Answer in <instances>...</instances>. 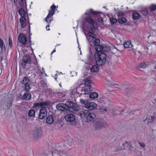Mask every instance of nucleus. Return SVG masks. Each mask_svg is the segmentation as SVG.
I'll return each instance as SVG.
<instances>
[{
  "label": "nucleus",
  "instance_id": "nucleus-1",
  "mask_svg": "<svg viewBox=\"0 0 156 156\" xmlns=\"http://www.w3.org/2000/svg\"><path fill=\"white\" fill-rule=\"evenodd\" d=\"M57 110L60 112V113L66 114L64 116V119L68 122H70L72 125L76 123V117L75 115L69 113L73 111H78L80 109V107L77 104L71 101H67L65 103H59L56 106Z\"/></svg>",
  "mask_w": 156,
  "mask_h": 156
},
{
  "label": "nucleus",
  "instance_id": "nucleus-2",
  "mask_svg": "<svg viewBox=\"0 0 156 156\" xmlns=\"http://www.w3.org/2000/svg\"><path fill=\"white\" fill-rule=\"evenodd\" d=\"M85 20L89 24L86 27V29H83V32L87 39H90L91 36L93 34H94V33L96 28L94 26V24H95L96 22L92 18L87 16L85 18Z\"/></svg>",
  "mask_w": 156,
  "mask_h": 156
},
{
  "label": "nucleus",
  "instance_id": "nucleus-3",
  "mask_svg": "<svg viewBox=\"0 0 156 156\" xmlns=\"http://www.w3.org/2000/svg\"><path fill=\"white\" fill-rule=\"evenodd\" d=\"M94 57L97 66H101L105 64L107 59L105 53L101 51L96 52L94 54Z\"/></svg>",
  "mask_w": 156,
  "mask_h": 156
},
{
  "label": "nucleus",
  "instance_id": "nucleus-4",
  "mask_svg": "<svg viewBox=\"0 0 156 156\" xmlns=\"http://www.w3.org/2000/svg\"><path fill=\"white\" fill-rule=\"evenodd\" d=\"M94 126L96 130H100L105 128L107 126L106 122L103 119L96 118L94 120L93 123Z\"/></svg>",
  "mask_w": 156,
  "mask_h": 156
},
{
  "label": "nucleus",
  "instance_id": "nucleus-5",
  "mask_svg": "<svg viewBox=\"0 0 156 156\" xmlns=\"http://www.w3.org/2000/svg\"><path fill=\"white\" fill-rule=\"evenodd\" d=\"M52 148L51 150L52 156L55 154H58L60 156H67L66 151H62V146H60L58 145L55 146V145L52 146Z\"/></svg>",
  "mask_w": 156,
  "mask_h": 156
},
{
  "label": "nucleus",
  "instance_id": "nucleus-6",
  "mask_svg": "<svg viewBox=\"0 0 156 156\" xmlns=\"http://www.w3.org/2000/svg\"><path fill=\"white\" fill-rule=\"evenodd\" d=\"M96 35L94 34H93V35L91 36L90 39H87L89 41L92 42L94 46H95V50L96 51L98 50V47L100 45V41L99 39L96 37Z\"/></svg>",
  "mask_w": 156,
  "mask_h": 156
},
{
  "label": "nucleus",
  "instance_id": "nucleus-7",
  "mask_svg": "<svg viewBox=\"0 0 156 156\" xmlns=\"http://www.w3.org/2000/svg\"><path fill=\"white\" fill-rule=\"evenodd\" d=\"M31 58L29 55H26L24 56L23 59L20 61V66L23 69L25 68L27 64H30L31 63Z\"/></svg>",
  "mask_w": 156,
  "mask_h": 156
},
{
  "label": "nucleus",
  "instance_id": "nucleus-8",
  "mask_svg": "<svg viewBox=\"0 0 156 156\" xmlns=\"http://www.w3.org/2000/svg\"><path fill=\"white\" fill-rule=\"evenodd\" d=\"M100 13L102 14V13L100 12L94 11L92 9H90L87 11L85 13V15H86V16L87 17H89L90 18H92V16L93 15L94 16H97V19L99 17H101Z\"/></svg>",
  "mask_w": 156,
  "mask_h": 156
},
{
  "label": "nucleus",
  "instance_id": "nucleus-9",
  "mask_svg": "<svg viewBox=\"0 0 156 156\" xmlns=\"http://www.w3.org/2000/svg\"><path fill=\"white\" fill-rule=\"evenodd\" d=\"M42 135L41 129L39 127H36L33 131V136L34 139H38Z\"/></svg>",
  "mask_w": 156,
  "mask_h": 156
},
{
  "label": "nucleus",
  "instance_id": "nucleus-10",
  "mask_svg": "<svg viewBox=\"0 0 156 156\" xmlns=\"http://www.w3.org/2000/svg\"><path fill=\"white\" fill-rule=\"evenodd\" d=\"M49 106V101H43L42 102H39L38 103H35L34 104L33 108H43L44 107H47Z\"/></svg>",
  "mask_w": 156,
  "mask_h": 156
},
{
  "label": "nucleus",
  "instance_id": "nucleus-11",
  "mask_svg": "<svg viewBox=\"0 0 156 156\" xmlns=\"http://www.w3.org/2000/svg\"><path fill=\"white\" fill-rule=\"evenodd\" d=\"M87 112L86 116L87 122H90L95 118L96 115L95 113L89 111H87Z\"/></svg>",
  "mask_w": 156,
  "mask_h": 156
},
{
  "label": "nucleus",
  "instance_id": "nucleus-12",
  "mask_svg": "<svg viewBox=\"0 0 156 156\" xmlns=\"http://www.w3.org/2000/svg\"><path fill=\"white\" fill-rule=\"evenodd\" d=\"M86 108L88 109L87 111H89L91 112H93V110H95L97 106L96 104L94 102H90L86 104Z\"/></svg>",
  "mask_w": 156,
  "mask_h": 156
},
{
  "label": "nucleus",
  "instance_id": "nucleus-13",
  "mask_svg": "<svg viewBox=\"0 0 156 156\" xmlns=\"http://www.w3.org/2000/svg\"><path fill=\"white\" fill-rule=\"evenodd\" d=\"M47 107H44L41 108L39 115V118L40 119H43L45 117L47 114V111L46 108Z\"/></svg>",
  "mask_w": 156,
  "mask_h": 156
},
{
  "label": "nucleus",
  "instance_id": "nucleus-14",
  "mask_svg": "<svg viewBox=\"0 0 156 156\" xmlns=\"http://www.w3.org/2000/svg\"><path fill=\"white\" fill-rule=\"evenodd\" d=\"M122 87L125 88H126L125 95L128 97L130 96L133 92L132 88L129 86L126 87L124 85H122Z\"/></svg>",
  "mask_w": 156,
  "mask_h": 156
},
{
  "label": "nucleus",
  "instance_id": "nucleus-15",
  "mask_svg": "<svg viewBox=\"0 0 156 156\" xmlns=\"http://www.w3.org/2000/svg\"><path fill=\"white\" fill-rule=\"evenodd\" d=\"M18 39L19 42L23 44H25L27 43V38L23 34H20L19 36Z\"/></svg>",
  "mask_w": 156,
  "mask_h": 156
},
{
  "label": "nucleus",
  "instance_id": "nucleus-16",
  "mask_svg": "<svg viewBox=\"0 0 156 156\" xmlns=\"http://www.w3.org/2000/svg\"><path fill=\"white\" fill-rule=\"evenodd\" d=\"M98 47V50L96 51L97 52H99V51H101L105 53V52H106L109 49V47L108 46H103L102 45L99 46Z\"/></svg>",
  "mask_w": 156,
  "mask_h": 156
},
{
  "label": "nucleus",
  "instance_id": "nucleus-17",
  "mask_svg": "<svg viewBox=\"0 0 156 156\" xmlns=\"http://www.w3.org/2000/svg\"><path fill=\"white\" fill-rule=\"evenodd\" d=\"M22 98L25 101L30 100L31 99V94L29 92L26 91L24 93Z\"/></svg>",
  "mask_w": 156,
  "mask_h": 156
},
{
  "label": "nucleus",
  "instance_id": "nucleus-18",
  "mask_svg": "<svg viewBox=\"0 0 156 156\" xmlns=\"http://www.w3.org/2000/svg\"><path fill=\"white\" fill-rule=\"evenodd\" d=\"M156 119V117L154 116L148 115H147L146 118L143 121L144 122H145L146 121L148 120V123H150L153 122L155 119Z\"/></svg>",
  "mask_w": 156,
  "mask_h": 156
},
{
  "label": "nucleus",
  "instance_id": "nucleus-19",
  "mask_svg": "<svg viewBox=\"0 0 156 156\" xmlns=\"http://www.w3.org/2000/svg\"><path fill=\"white\" fill-rule=\"evenodd\" d=\"M20 22L21 26L22 28H24L26 26V20L25 17H21L20 19Z\"/></svg>",
  "mask_w": 156,
  "mask_h": 156
},
{
  "label": "nucleus",
  "instance_id": "nucleus-20",
  "mask_svg": "<svg viewBox=\"0 0 156 156\" xmlns=\"http://www.w3.org/2000/svg\"><path fill=\"white\" fill-rule=\"evenodd\" d=\"M58 7V6L56 7L55 5L53 4V5L51 6V10H49V18H50L51 16H52L54 14L55 11H56L57 9H56V8Z\"/></svg>",
  "mask_w": 156,
  "mask_h": 156
},
{
  "label": "nucleus",
  "instance_id": "nucleus-21",
  "mask_svg": "<svg viewBox=\"0 0 156 156\" xmlns=\"http://www.w3.org/2000/svg\"><path fill=\"white\" fill-rule=\"evenodd\" d=\"M98 96V94L96 92L91 93L89 95V98L91 100H94L97 98Z\"/></svg>",
  "mask_w": 156,
  "mask_h": 156
},
{
  "label": "nucleus",
  "instance_id": "nucleus-22",
  "mask_svg": "<svg viewBox=\"0 0 156 156\" xmlns=\"http://www.w3.org/2000/svg\"><path fill=\"white\" fill-rule=\"evenodd\" d=\"M55 119V115L49 111V124L52 123Z\"/></svg>",
  "mask_w": 156,
  "mask_h": 156
},
{
  "label": "nucleus",
  "instance_id": "nucleus-23",
  "mask_svg": "<svg viewBox=\"0 0 156 156\" xmlns=\"http://www.w3.org/2000/svg\"><path fill=\"white\" fill-rule=\"evenodd\" d=\"M123 45L125 48H131L133 46L132 44H131L130 41H125Z\"/></svg>",
  "mask_w": 156,
  "mask_h": 156
},
{
  "label": "nucleus",
  "instance_id": "nucleus-24",
  "mask_svg": "<svg viewBox=\"0 0 156 156\" xmlns=\"http://www.w3.org/2000/svg\"><path fill=\"white\" fill-rule=\"evenodd\" d=\"M0 48L2 50L5 51L6 48L5 44L3 40L0 38Z\"/></svg>",
  "mask_w": 156,
  "mask_h": 156
},
{
  "label": "nucleus",
  "instance_id": "nucleus-25",
  "mask_svg": "<svg viewBox=\"0 0 156 156\" xmlns=\"http://www.w3.org/2000/svg\"><path fill=\"white\" fill-rule=\"evenodd\" d=\"M26 6L27 5L23 7H26ZM20 6V7H21L22 8H21L19 10V14L21 16V17H25L26 14L24 10V9L22 8L23 7H21Z\"/></svg>",
  "mask_w": 156,
  "mask_h": 156
},
{
  "label": "nucleus",
  "instance_id": "nucleus-26",
  "mask_svg": "<svg viewBox=\"0 0 156 156\" xmlns=\"http://www.w3.org/2000/svg\"><path fill=\"white\" fill-rule=\"evenodd\" d=\"M133 19L134 20H136L141 17V16L137 12H134L132 14Z\"/></svg>",
  "mask_w": 156,
  "mask_h": 156
},
{
  "label": "nucleus",
  "instance_id": "nucleus-27",
  "mask_svg": "<svg viewBox=\"0 0 156 156\" xmlns=\"http://www.w3.org/2000/svg\"><path fill=\"white\" fill-rule=\"evenodd\" d=\"M147 66V65L144 62H143L140 63L138 64L137 66V68L138 69L140 68L144 69L146 68Z\"/></svg>",
  "mask_w": 156,
  "mask_h": 156
},
{
  "label": "nucleus",
  "instance_id": "nucleus-28",
  "mask_svg": "<svg viewBox=\"0 0 156 156\" xmlns=\"http://www.w3.org/2000/svg\"><path fill=\"white\" fill-rule=\"evenodd\" d=\"M35 111L33 109L30 110L28 113V115L30 117H34L35 116Z\"/></svg>",
  "mask_w": 156,
  "mask_h": 156
},
{
  "label": "nucleus",
  "instance_id": "nucleus-29",
  "mask_svg": "<svg viewBox=\"0 0 156 156\" xmlns=\"http://www.w3.org/2000/svg\"><path fill=\"white\" fill-rule=\"evenodd\" d=\"M90 71L93 73L98 72L99 70V67L97 66L94 65L90 69Z\"/></svg>",
  "mask_w": 156,
  "mask_h": 156
},
{
  "label": "nucleus",
  "instance_id": "nucleus-30",
  "mask_svg": "<svg viewBox=\"0 0 156 156\" xmlns=\"http://www.w3.org/2000/svg\"><path fill=\"white\" fill-rule=\"evenodd\" d=\"M126 21L127 20L125 17H121L119 18L118 22L120 24L125 23Z\"/></svg>",
  "mask_w": 156,
  "mask_h": 156
},
{
  "label": "nucleus",
  "instance_id": "nucleus-31",
  "mask_svg": "<svg viewBox=\"0 0 156 156\" xmlns=\"http://www.w3.org/2000/svg\"><path fill=\"white\" fill-rule=\"evenodd\" d=\"M29 80L28 79L27 76H25L22 81L21 83L23 84L29 83Z\"/></svg>",
  "mask_w": 156,
  "mask_h": 156
},
{
  "label": "nucleus",
  "instance_id": "nucleus-32",
  "mask_svg": "<svg viewBox=\"0 0 156 156\" xmlns=\"http://www.w3.org/2000/svg\"><path fill=\"white\" fill-rule=\"evenodd\" d=\"M19 5L22 7L25 6L26 5V0H20L19 2Z\"/></svg>",
  "mask_w": 156,
  "mask_h": 156
},
{
  "label": "nucleus",
  "instance_id": "nucleus-33",
  "mask_svg": "<svg viewBox=\"0 0 156 156\" xmlns=\"http://www.w3.org/2000/svg\"><path fill=\"white\" fill-rule=\"evenodd\" d=\"M23 87L24 88L25 90H26V91H28L31 89V87L30 86V83H29L25 84Z\"/></svg>",
  "mask_w": 156,
  "mask_h": 156
},
{
  "label": "nucleus",
  "instance_id": "nucleus-34",
  "mask_svg": "<svg viewBox=\"0 0 156 156\" xmlns=\"http://www.w3.org/2000/svg\"><path fill=\"white\" fill-rule=\"evenodd\" d=\"M80 102L81 103L83 104V105H82V107H83L84 108H86V104H88V101L87 100H84L82 99H81L80 100Z\"/></svg>",
  "mask_w": 156,
  "mask_h": 156
},
{
  "label": "nucleus",
  "instance_id": "nucleus-35",
  "mask_svg": "<svg viewBox=\"0 0 156 156\" xmlns=\"http://www.w3.org/2000/svg\"><path fill=\"white\" fill-rule=\"evenodd\" d=\"M79 89V88L77 87L76 89V91L77 93L78 94H80V95H81L82 94H86V92H85V91L84 90V89H83V88L81 89V90H80L81 93H79V92H77V91H78V89Z\"/></svg>",
  "mask_w": 156,
  "mask_h": 156
},
{
  "label": "nucleus",
  "instance_id": "nucleus-36",
  "mask_svg": "<svg viewBox=\"0 0 156 156\" xmlns=\"http://www.w3.org/2000/svg\"><path fill=\"white\" fill-rule=\"evenodd\" d=\"M91 87H86L84 89L87 94H89L92 90L91 89Z\"/></svg>",
  "mask_w": 156,
  "mask_h": 156
},
{
  "label": "nucleus",
  "instance_id": "nucleus-37",
  "mask_svg": "<svg viewBox=\"0 0 156 156\" xmlns=\"http://www.w3.org/2000/svg\"><path fill=\"white\" fill-rule=\"evenodd\" d=\"M148 13V10L147 9H144L141 11L140 13L144 16H146Z\"/></svg>",
  "mask_w": 156,
  "mask_h": 156
},
{
  "label": "nucleus",
  "instance_id": "nucleus-38",
  "mask_svg": "<svg viewBox=\"0 0 156 156\" xmlns=\"http://www.w3.org/2000/svg\"><path fill=\"white\" fill-rule=\"evenodd\" d=\"M12 100L10 99H9L7 102L6 104V106L8 108H9L10 107H11L12 105Z\"/></svg>",
  "mask_w": 156,
  "mask_h": 156
},
{
  "label": "nucleus",
  "instance_id": "nucleus-39",
  "mask_svg": "<svg viewBox=\"0 0 156 156\" xmlns=\"http://www.w3.org/2000/svg\"><path fill=\"white\" fill-rule=\"evenodd\" d=\"M110 20L111 23L112 25H114V24L115 23L117 22V20L115 18H113L110 17Z\"/></svg>",
  "mask_w": 156,
  "mask_h": 156
},
{
  "label": "nucleus",
  "instance_id": "nucleus-40",
  "mask_svg": "<svg viewBox=\"0 0 156 156\" xmlns=\"http://www.w3.org/2000/svg\"><path fill=\"white\" fill-rule=\"evenodd\" d=\"M122 145L124 147H131L132 144L129 142L126 141L125 142L122 144Z\"/></svg>",
  "mask_w": 156,
  "mask_h": 156
},
{
  "label": "nucleus",
  "instance_id": "nucleus-41",
  "mask_svg": "<svg viewBox=\"0 0 156 156\" xmlns=\"http://www.w3.org/2000/svg\"><path fill=\"white\" fill-rule=\"evenodd\" d=\"M150 9L151 12H152L154 11L156 9V5H151L150 7Z\"/></svg>",
  "mask_w": 156,
  "mask_h": 156
},
{
  "label": "nucleus",
  "instance_id": "nucleus-42",
  "mask_svg": "<svg viewBox=\"0 0 156 156\" xmlns=\"http://www.w3.org/2000/svg\"><path fill=\"white\" fill-rule=\"evenodd\" d=\"M87 111L85 110V112H83V113L80 114V115L81 118H83L84 117L85 118L86 117L87 114Z\"/></svg>",
  "mask_w": 156,
  "mask_h": 156
},
{
  "label": "nucleus",
  "instance_id": "nucleus-43",
  "mask_svg": "<svg viewBox=\"0 0 156 156\" xmlns=\"http://www.w3.org/2000/svg\"><path fill=\"white\" fill-rule=\"evenodd\" d=\"M55 93L54 92L53 90L49 88V95H50L51 97H53L55 96Z\"/></svg>",
  "mask_w": 156,
  "mask_h": 156
},
{
  "label": "nucleus",
  "instance_id": "nucleus-44",
  "mask_svg": "<svg viewBox=\"0 0 156 156\" xmlns=\"http://www.w3.org/2000/svg\"><path fill=\"white\" fill-rule=\"evenodd\" d=\"M124 16V13L122 12H119L118 13V16L119 18H120V17H122Z\"/></svg>",
  "mask_w": 156,
  "mask_h": 156
},
{
  "label": "nucleus",
  "instance_id": "nucleus-45",
  "mask_svg": "<svg viewBox=\"0 0 156 156\" xmlns=\"http://www.w3.org/2000/svg\"><path fill=\"white\" fill-rule=\"evenodd\" d=\"M91 83L89 82H84V85L86 87H91Z\"/></svg>",
  "mask_w": 156,
  "mask_h": 156
},
{
  "label": "nucleus",
  "instance_id": "nucleus-46",
  "mask_svg": "<svg viewBox=\"0 0 156 156\" xmlns=\"http://www.w3.org/2000/svg\"><path fill=\"white\" fill-rule=\"evenodd\" d=\"M84 82H89V83H91V80L90 78H85L84 79Z\"/></svg>",
  "mask_w": 156,
  "mask_h": 156
},
{
  "label": "nucleus",
  "instance_id": "nucleus-47",
  "mask_svg": "<svg viewBox=\"0 0 156 156\" xmlns=\"http://www.w3.org/2000/svg\"><path fill=\"white\" fill-rule=\"evenodd\" d=\"M12 41L11 39L9 37V45L12 48Z\"/></svg>",
  "mask_w": 156,
  "mask_h": 156
},
{
  "label": "nucleus",
  "instance_id": "nucleus-48",
  "mask_svg": "<svg viewBox=\"0 0 156 156\" xmlns=\"http://www.w3.org/2000/svg\"><path fill=\"white\" fill-rule=\"evenodd\" d=\"M97 20L101 23H102L103 21V20L102 17H99L97 19Z\"/></svg>",
  "mask_w": 156,
  "mask_h": 156
},
{
  "label": "nucleus",
  "instance_id": "nucleus-49",
  "mask_svg": "<svg viewBox=\"0 0 156 156\" xmlns=\"http://www.w3.org/2000/svg\"><path fill=\"white\" fill-rule=\"evenodd\" d=\"M142 147H145V145L143 143H141L140 142H139L138 143Z\"/></svg>",
  "mask_w": 156,
  "mask_h": 156
},
{
  "label": "nucleus",
  "instance_id": "nucleus-50",
  "mask_svg": "<svg viewBox=\"0 0 156 156\" xmlns=\"http://www.w3.org/2000/svg\"><path fill=\"white\" fill-rule=\"evenodd\" d=\"M49 19V13L47 16V17L44 19V20L46 22H48V20Z\"/></svg>",
  "mask_w": 156,
  "mask_h": 156
},
{
  "label": "nucleus",
  "instance_id": "nucleus-51",
  "mask_svg": "<svg viewBox=\"0 0 156 156\" xmlns=\"http://www.w3.org/2000/svg\"><path fill=\"white\" fill-rule=\"evenodd\" d=\"M46 122L48 124H49V116L47 117L46 119Z\"/></svg>",
  "mask_w": 156,
  "mask_h": 156
},
{
  "label": "nucleus",
  "instance_id": "nucleus-52",
  "mask_svg": "<svg viewBox=\"0 0 156 156\" xmlns=\"http://www.w3.org/2000/svg\"><path fill=\"white\" fill-rule=\"evenodd\" d=\"M125 110L124 109H122V110H121V111H119V112L121 114H122V113L125 111Z\"/></svg>",
  "mask_w": 156,
  "mask_h": 156
},
{
  "label": "nucleus",
  "instance_id": "nucleus-53",
  "mask_svg": "<svg viewBox=\"0 0 156 156\" xmlns=\"http://www.w3.org/2000/svg\"><path fill=\"white\" fill-rule=\"evenodd\" d=\"M107 108H105L103 109V110H104V111H103V112H107Z\"/></svg>",
  "mask_w": 156,
  "mask_h": 156
},
{
  "label": "nucleus",
  "instance_id": "nucleus-54",
  "mask_svg": "<svg viewBox=\"0 0 156 156\" xmlns=\"http://www.w3.org/2000/svg\"><path fill=\"white\" fill-rule=\"evenodd\" d=\"M51 16H50V18H49V22H51V21H52L53 20V18L52 17L51 18Z\"/></svg>",
  "mask_w": 156,
  "mask_h": 156
},
{
  "label": "nucleus",
  "instance_id": "nucleus-55",
  "mask_svg": "<svg viewBox=\"0 0 156 156\" xmlns=\"http://www.w3.org/2000/svg\"><path fill=\"white\" fill-rule=\"evenodd\" d=\"M49 27V24L47 25V26L46 27V29L47 30H49V29H48V27Z\"/></svg>",
  "mask_w": 156,
  "mask_h": 156
},
{
  "label": "nucleus",
  "instance_id": "nucleus-56",
  "mask_svg": "<svg viewBox=\"0 0 156 156\" xmlns=\"http://www.w3.org/2000/svg\"><path fill=\"white\" fill-rule=\"evenodd\" d=\"M30 42H28V44L29 43V45H31V40H30V41H29Z\"/></svg>",
  "mask_w": 156,
  "mask_h": 156
},
{
  "label": "nucleus",
  "instance_id": "nucleus-57",
  "mask_svg": "<svg viewBox=\"0 0 156 156\" xmlns=\"http://www.w3.org/2000/svg\"><path fill=\"white\" fill-rule=\"evenodd\" d=\"M2 73V69L0 68V75Z\"/></svg>",
  "mask_w": 156,
  "mask_h": 156
},
{
  "label": "nucleus",
  "instance_id": "nucleus-58",
  "mask_svg": "<svg viewBox=\"0 0 156 156\" xmlns=\"http://www.w3.org/2000/svg\"><path fill=\"white\" fill-rule=\"evenodd\" d=\"M55 49H54L53 51L51 52V54H52L53 53H54V52H55Z\"/></svg>",
  "mask_w": 156,
  "mask_h": 156
},
{
  "label": "nucleus",
  "instance_id": "nucleus-59",
  "mask_svg": "<svg viewBox=\"0 0 156 156\" xmlns=\"http://www.w3.org/2000/svg\"><path fill=\"white\" fill-rule=\"evenodd\" d=\"M153 114L154 115H155L156 116V112H154Z\"/></svg>",
  "mask_w": 156,
  "mask_h": 156
},
{
  "label": "nucleus",
  "instance_id": "nucleus-60",
  "mask_svg": "<svg viewBox=\"0 0 156 156\" xmlns=\"http://www.w3.org/2000/svg\"><path fill=\"white\" fill-rule=\"evenodd\" d=\"M28 28H29V31H30V24L29 25V27Z\"/></svg>",
  "mask_w": 156,
  "mask_h": 156
},
{
  "label": "nucleus",
  "instance_id": "nucleus-61",
  "mask_svg": "<svg viewBox=\"0 0 156 156\" xmlns=\"http://www.w3.org/2000/svg\"><path fill=\"white\" fill-rule=\"evenodd\" d=\"M35 60H36V63H34L35 64V65H36V63H37V62L36 58H35Z\"/></svg>",
  "mask_w": 156,
  "mask_h": 156
},
{
  "label": "nucleus",
  "instance_id": "nucleus-62",
  "mask_svg": "<svg viewBox=\"0 0 156 156\" xmlns=\"http://www.w3.org/2000/svg\"><path fill=\"white\" fill-rule=\"evenodd\" d=\"M14 3L15 4H16L15 0H14Z\"/></svg>",
  "mask_w": 156,
  "mask_h": 156
},
{
  "label": "nucleus",
  "instance_id": "nucleus-63",
  "mask_svg": "<svg viewBox=\"0 0 156 156\" xmlns=\"http://www.w3.org/2000/svg\"><path fill=\"white\" fill-rule=\"evenodd\" d=\"M154 68L155 69H156V64L155 65V66L154 67Z\"/></svg>",
  "mask_w": 156,
  "mask_h": 156
},
{
  "label": "nucleus",
  "instance_id": "nucleus-64",
  "mask_svg": "<svg viewBox=\"0 0 156 156\" xmlns=\"http://www.w3.org/2000/svg\"><path fill=\"white\" fill-rule=\"evenodd\" d=\"M59 85L61 87H62V86H61V84H59Z\"/></svg>",
  "mask_w": 156,
  "mask_h": 156
}]
</instances>
